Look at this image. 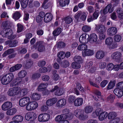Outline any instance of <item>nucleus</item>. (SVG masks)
<instances>
[{
    "label": "nucleus",
    "instance_id": "obj_1",
    "mask_svg": "<svg viewBox=\"0 0 123 123\" xmlns=\"http://www.w3.org/2000/svg\"><path fill=\"white\" fill-rule=\"evenodd\" d=\"M92 115V117L94 118L98 116L99 120L100 121H102L106 118L108 113L107 112L104 111L102 109L99 108L96 109Z\"/></svg>",
    "mask_w": 123,
    "mask_h": 123
},
{
    "label": "nucleus",
    "instance_id": "obj_2",
    "mask_svg": "<svg viewBox=\"0 0 123 123\" xmlns=\"http://www.w3.org/2000/svg\"><path fill=\"white\" fill-rule=\"evenodd\" d=\"M12 34V31L10 28H4L1 33V34L3 37H7L8 39H13L15 37V36L13 35Z\"/></svg>",
    "mask_w": 123,
    "mask_h": 123
},
{
    "label": "nucleus",
    "instance_id": "obj_3",
    "mask_svg": "<svg viewBox=\"0 0 123 123\" xmlns=\"http://www.w3.org/2000/svg\"><path fill=\"white\" fill-rule=\"evenodd\" d=\"M14 77L12 73L8 74L3 76L1 79L2 83L4 85H6L9 83L12 80Z\"/></svg>",
    "mask_w": 123,
    "mask_h": 123
},
{
    "label": "nucleus",
    "instance_id": "obj_4",
    "mask_svg": "<svg viewBox=\"0 0 123 123\" xmlns=\"http://www.w3.org/2000/svg\"><path fill=\"white\" fill-rule=\"evenodd\" d=\"M74 115L76 117L81 120H84L87 118V116L84 114V111L81 109H78L74 111Z\"/></svg>",
    "mask_w": 123,
    "mask_h": 123
},
{
    "label": "nucleus",
    "instance_id": "obj_5",
    "mask_svg": "<svg viewBox=\"0 0 123 123\" xmlns=\"http://www.w3.org/2000/svg\"><path fill=\"white\" fill-rule=\"evenodd\" d=\"M20 89V88L19 87L11 88L7 91V95L10 96H14L19 93Z\"/></svg>",
    "mask_w": 123,
    "mask_h": 123
},
{
    "label": "nucleus",
    "instance_id": "obj_6",
    "mask_svg": "<svg viewBox=\"0 0 123 123\" xmlns=\"http://www.w3.org/2000/svg\"><path fill=\"white\" fill-rule=\"evenodd\" d=\"M49 115L47 113H43L40 114L38 119L39 121L40 122H45L48 121L50 118Z\"/></svg>",
    "mask_w": 123,
    "mask_h": 123
},
{
    "label": "nucleus",
    "instance_id": "obj_7",
    "mask_svg": "<svg viewBox=\"0 0 123 123\" xmlns=\"http://www.w3.org/2000/svg\"><path fill=\"white\" fill-rule=\"evenodd\" d=\"M36 118V114L32 112H30L26 113L25 116L26 120L29 121H33Z\"/></svg>",
    "mask_w": 123,
    "mask_h": 123
},
{
    "label": "nucleus",
    "instance_id": "obj_8",
    "mask_svg": "<svg viewBox=\"0 0 123 123\" xmlns=\"http://www.w3.org/2000/svg\"><path fill=\"white\" fill-rule=\"evenodd\" d=\"M38 104L35 101L30 102L26 107V109L27 111H31L37 108Z\"/></svg>",
    "mask_w": 123,
    "mask_h": 123
},
{
    "label": "nucleus",
    "instance_id": "obj_9",
    "mask_svg": "<svg viewBox=\"0 0 123 123\" xmlns=\"http://www.w3.org/2000/svg\"><path fill=\"white\" fill-rule=\"evenodd\" d=\"M30 102V99L28 97H25L21 99L19 101V105L24 107L27 105Z\"/></svg>",
    "mask_w": 123,
    "mask_h": 123
},
{
    "label": "nucleus",
    "instance_id": "obj_10",
    "mask_svg": "<svg viewBox=\"0 0 123 123\" xmlns=\"http://www.w3.org/2000/svg\"><path fill=\"white\" fill-rule=\"evenodd\" d=\"M122 56V54L120 52L116 51L112 53L111 56V58L113 60L117 61L119 60Z\"/></svg>",
    "mask_w": 123,
    "mask_h": 123
},
{
    "label": "nucleus",
    "instance_id": "obj_11",
    "mask_svg": "<svg viewBox=\"0 0 123 123\" xmlns=\"http://www.w3.org/2000/svg\"><path fill=\"white\" fill-rule=\"evenodd\" d=\"M56 90L55 92V94L57 96H61L62 94L64 92V90L63 88H58L57 86H55L53 89L51 90L52 92Z\"/></svg>",
    "mask_w": 123,
    "mask_h": 123
},
{
    "label": "nucleus",
    "instance_id": "obj_12",
    "mask_svg": "<svg viewBox=\"0 0 123 123\" xmlns=\"http://www.w3.org/2000/svg\"><path fill=\"white\" fill-rule=\"evenodd\" d=\"M106 30L105 26L103 25H95V30L98 33L104 32Z\"/></svg>",
    "mask_w": 123,
    "mask_h": 123
},
{
    "label": "nucleus",
    "instance_id": "obj_13",
    "mask_svg": "<svg viewBox=\"0 0 123 123\" xmlns=\"http://www.w3.org/2000/svg\"><path fill=\"white\" fill-rule=\"evenodd\" d=\"M12 107V103L10 102L7 101L4 102L1 105L2 109L4 111H7Z\"/></svg>",
    "mask_w": 123,
    "mask_h": 123
},
{
    "label": "nucleus",
    "instance_id": "obj_14",
    "mask_svg": "<svg viewBox=\"0 0 123 123\" xmlns=\"http://www.w3.org/2000/svg\"><path fill=\"white\" fill-rule=\"evenodd\" d=\"M89 36L86 33H84L82 34L79 38V41L81 43H85L88 41Z\"/></svg>",
    "mask_w": 123,
    "mask_h": 123
},
{
    "label": "nucleus",
    "instance_id": "obj_15",
    "mask_svg": "<svg viewBox=\"0 0 123 123\" xmlns=\"http://www.w3.org/2000/svg\"><path fill=\"white\" fill-rule=\"evenodd\" d=\"M66 99L62 98L59 99L56 104V106L58 108H61L66 104Z\"/></svg>",
    "mask_w": 123,
    "mask_h": 123
},
{
    "label": "nucleus",
    "instance_id": "obj_16",
    "mask_svg": "<svg viewBox=\"0 0 123 123\" xmlns=\"http://www.w3.org/2000/svg\"><path fill=\"white\" fill-rule=\"evenodd\" d=\"M35 47L36 48V49H37L38 51L40 52H42L44 50L45 47L42 44V42H39L35 44Z\"/></svg>",
    "mask_w": 123,
    "mask_h": 123
},
{
    "label": "nucleus",
    "instance_id": "obj_17",
    "mask_svg": "<svg viewBox=\"0 0 123 123\" xmlns=\"http://www.w3.org/2000/svg\"><path fill=\"white\" fill-rule=\"evenodd\" d=\"M94 54L93 51L91 49H85L84 51L82 52V55L83 56L85 57L87 56H90Z\"/></svg>",
    "mask_w": 123,
    "mask_h": 123
},
{
    "label": "nucleus",
    "instance_id": "obj_18",
    "mask_svg": "<svg viewBox=\"0 0 123 123\" xmlns=\"http://www.w3.org/2000/svg\"><path fill=\"white\" fill-rule=\"evenodd\" d=\"M63 114H62L65 119L69 120L71 119V113L69 112V110L68 109H65L62 111Z\"/></svg>",
    "mask_w": 123,
    "mask_h": 123
},
{
    "label": "nucleus",
    "instance_id": "obj_19",
    "mask_svg": "<svg viewBox=\"0 0 123 123\" xmlns=\"http://www.w3.org/2000/svg\"><path fill=\"white\" fill-rule=\"evenodd\" d=\"M83 102V100L82 98H77L74 100V105L76 106H79L82 105Z\"/></svg>",
    "mask_w": 123,
    "mask_h": 123
},
{
    "label": "nucleus",
    "instance_id": "obj_20",
    "mask_svg": "<svg viewBox=\"0 0 123 123\" xmlns=\"http://www.w3.org/2000/svg\"><path fill=\"white\" fill-rule=\"evenodd\" d=\"M113 11V9L112 7L111 4L108 5L103 10V13L104 14H106L108 12L111 13Z\"/></svg>",
    "mask_w": 123,
    "mask_h": 123
},
{
    "label": "nucleus",
    "instance_id": "obj_21",
    "mask_svg": "<svg viewBox=\"0 0 123 123\" xmlns=\"http://www.w3.org/2000/svg\"><path fill=\"white\" fill-rule=\"evenodd\" d=\"M57 101V98H54L48 99L46 102V104L48 106H51L55 103Z\"/></svg>",
    "mask_w": 123,
    "mask_h": 123
},
{
    "label": "nucleus",
    "instance_id": "obj_22",
    "mask_svg": "<svg viewBox=\"0 0 123 123\" xmlns=\"http://www.w3.org/2000/svg\"><path fill=\"white\" fill-rule=\"evenodd\" d=\"M117 29L116 27H111L109 28L107 30L108 35L110 36L115 34L117 32Z\"/></svg>",
    "mask_w": 123,
    "mask_h": 123
},
{
    "label": "nucleus",
    "instance_id": "obj_23",
    "mask_svg": "<svg viewBox=\"0 0 123 123\" xmlns=\"http://www.w3.org/2000/svg\"><path fill=\"white\" fill-rule=\"evenodd\" d=\"M89 42L91 43H93L96 42L98 39V37L95 33L91 34L89 36Z\"/></svg>",
    "mask_w": 123,
    "mask_h": 123
},
{
    "label": "nucleus",
    "instance_id": "obj_24",
    "mask_svg": "<svg viewBox=\"0 0 123 123\" xmlns=\"http://www.w3.org/2000/svg\"><path fill=\"white\" fill-rule=\"evenodd\" d=\"M114 92L118 97L121 98L123 95V92L122 90L118 87L114 89Z\"/></svg>",
    "mask_w": 123,
    "mask_h": 123
},
{
    "label": "nucleus",
    "instance_id": "obj_25",
    "mask_svg": "<svg viewBox=\"0 0 123 123\" xmlns=\"http://www.w3.org/2000/svg\"><path fill=\"white\" fill-rule=\"evenodd\" d=\"M52 15L50 13H47L45 14L44 18V21L46 23L49 22L53 18Z\"/></svg>",
    "mask_w": 123,
    "mask_h": 123
},
{
    "label": "nucleus",
    "instance_id": "obj_26",
    "mask_svg": "<svg viewBox=\"0 0 123 123\" xmlns=\"http://www.w3.org/2000/svg\"><path fill=\"white\" fill-rule=\"evenodd\" d=\"M30 97L33 100H38L40 98L41 95L36 93H32L31 94Z\"/></svg>",
    "mask_w": 123,
    "mask_h": 123
},
{
    "label": "nucleus",
    "instance_id": "obj_27",
    "mask_svg": "<svg viewBox=\"0 0 123 123\" xmlns=\"http://www.w3.org/2000/svg\"><path fill=\"white\" fill-rule=\"evenodd\" d=\"M23 117L21 116L17 115L15 116L12 118L13 121L17 123L22 122L23 120Z\"/></svg>",
    "mask_w": 123,
    "mask_h": 123
},
{
    "label": "nucleus",
    "instance_id": "obj_28",
    "mask_svg": "<svg viewBox=\"0 0 123 123\" xmlns=\"http://www.w3.org/2000/svg\"><path fill=\"white\" fill-rule=\"evenodd\" d=\"M48 84L47 83H42L39 85L37 88V90L39 91L45 90L47 87Z\"/></svg>",
    "mask_w": 123,
    "mask_h": 123
},
{
    "label": "nucleus",
    "instance_id": "obj_29",
    "mask_svg": "<svg viewBox=\"0 0 123 123\" xmlns=\"http://www.w3.org/2000/svg\"><path fill=\"white\" fill-rule=\"evenodd\" d=\"M105 56V53L102 51H98L96 53L95 57L98 59H102Z\"/></svg>",
    "mask_w": 123,
    "mask_h": 123
},
{
    "label": "nucleus",
    "instance_id": "obj_30",
    "mask_svg": "<svg viewBox=\"0 0 123 123\" xmlns=\"http://www.w3.org/2000/svg\"><path fill=\"white\" fill-rule=\"evenodd\" d=\"M22 66V65L21 64H17L14 66L11 67L10 69V71L11 72H14L19 69Z\"/></svg>",
    "mask_w": 123,
    "mask_h": 123
},
{
    "label": "nucleus",
    "instance_id": "obj_31",
    "mask_svg": "<svg viewBox=\"0 0 123 123\" xmlns=\"http://www.w3.org/2000/svg\"><path fill=\"white\" fill-rule=\"evenodd\" d=\"M17 111L16 109L13 108L7 110L6 112V114L8 116H12Z\"/></svg>",
    "mask_w": 123,
    "mask_h": 123
},
{
    "label": "nucleus",
    "instance_id": "obj_32",
    "mask_svg": "<svg viewBox=\"0 0 123 123\" xmlns=\"http://www.w3.org/2000/svg\"><path fill=\"white\" fill-rule=\"evenodd\" d=\"M117 114L115 112H111L108 113V118L109 119H113L115 117Z\"/></svg>",
    "mask_w": 123,
    "mask_h": 123
},
{
    "label": "nucleus",
    "instance_id": "obj_33",
    "mask_svg": "<svg viewBox=\"0 0 123 123\" xmlns=\"http://www.w3.org/2000/svg\"><path fill=\"white\" fill-rule=\"evenodd\" d=\"M74 60L75 62L77 63H82L83 60L81 56L76 55L74 58Z\"/></svg>",
    "mask_w": 123,
    "mask_h": 123
},
{
    "label": "nucleus",
    "instance_id": "obj_34",
    "mask_svg": "<svg viewBox=\"0 0 123 123\" xmlns=\"http://www.w3.org/2000/svg\"><path fill=\"white\" fill-rule=\"evenodd\" d=\"M116 83V81L115 80H112L110 81L107 87V89H111L114 86Z\"/></svg>",
    "mask_w": 123,
    "mask_h": 123
},
{
    "label": "nucleus",
    "instance_id": "obj_35",
    "mask_svg": "<svg viewBox=\"0 0 123 123\" xmlns=\"http://www.w3.org/2000/svg\"><path fill=\"white\" fill-rule=\"evenodd\" d=\"M87 48V46L86 44H81L79 45L78 46L77 49L79 50L84 51Z\"/></svg>",
    "mask_w": 123,
    "mask_h": 123
},
{
    "label": "nucleus",
    "instance_id": "obj_36",
    "mask_svg": "<svg viewBox=\"0 0 123 123\" xmlns=\"http://www.w3.org/2000/svg\"><path fill=\"white\" fill-rule=\"evenodd\" d=\"M26 74L27 73L25 71L21 70L19 72L18 76L19 78H22L25 77Z\"/></svg>",
    "mask_w": 123,
    "mask_h": 123
},
{
    "label": "nucleus",
    "instance_id": "obj_37",
    "mask_svg": "<svg viewBox=\"0 0 123 123\" xmlns=\"http://www.w3.org/2000/svg\"><path fill=\"white\" fill-rule=\"evenodd\" d=\"M113 43V40L112 38L109 37L107 38L105 41V43L107 45L109 46Z\"/></svg>",
    "mask_w": 123,
    "mask_h": 123
},
{
    "label": "nucleus",
    "instance_id": "obj_38",
    "mask_svg": "<svg viewBox=\"0 0 123 123\" xmlns=\"http://www.w3.org/2000/svg\"><path fill=\"white\" fill-rule=\"evenodd\" d=\"M82 30L85 32H87L90 31L91 29L90 26L88 25H85L82 27Z\"/></svg>",
    "mask_w": 123,
    "mask_h": 123
},
{
    "label": "nucleus",
    "instance_id": "obj_39",
    "mask_svg": "<svg viewBox=\"0 0 123 123\" xmlns=\"http://www.w3.org/2000/svg\"><path fill=\"white\" fill-rule=\"evenodd\" d=\"M62 29L60 28H57L54 30L53 32V35L54 36H57L61 32Z\"/></svg>",
    "mask_w": 123,
    "mask_h": 123
},
{
    "label": "nucleus",
    "instance_id": "obj_40",
    "mask_svg": "<svg viewBox=\"0 0 123 123\" xmlns=\"http://www.w3.org/2000/svg\"><path fill=\"white\" fill-rule=\"evenodd\" d=\"M59 3L62 6H64L66 4H68L69 2V0H59Z\"/></svg>",
    "mask_w": 123,
    "mask_h": 123
},
{
    "label": "nucleus",
    "instance_id": "obj_41",
    "mask_svg": "<svg viewBox=\"0 0 123 123\" xmlns=\"http://www.w3.org/2000/svg\"><path fill=\"white\" fill-rule=\"evenodd\" d=\"M93 110V107L90 106H86L85 109V112L86 113H89L92 112Z\"/></svg>",
    "mask_w": 123,
    "mask_h": 123
},
{
    "label": "nucleus",
    "instance_id": "obj_42",
    "mask_svg": "<svg viewBox=\"0 0 123 123\" xmlns=\"http://www.w3.org/2000/svg\"><path fill=\"white\" fill-rule=\"evenodd\" d=\"M81 63H77L76 62H74L72 64V67L74 69H78L80 68Z\"/></svg>",
    "mask_w": 123,
    "mask_h": 123
},
{
    "label": "nucleus",
    "instance_id": "obj_43",
    "mask_svg": "<svg viewBox=\"0 0 123 123\" xmlns=\"http://www.w3.org/2000/svg\"><path fill=\"white\" fill-rule=\"evenodd\" d=\"M17 32H21L24 29V26L22 25L20 23H18L17 25Z\"/></svg>",
    "mask_w": 123,
    "mask_h": 123
},
{
    "label": "nucleus",
    "instance_id": "obj_44",
    "mask_svg": "<svg viewBox=\"0 0 123 123\" xmlns=\"http://www.w3.org/2000/svg\"><path fill=\"white\" fill-rule=\"evenodd\" d=\"M113 64L112 63H110L107 64L106 68L108 71H111L113 70Z\"/></svg>",
    "mask_w": 123,
    "mask_h": 123
},
{
    "label": "nucleus",
    "instance_id": "obj_45",
    "mask_svg": "<svg viewBox=\"0 0 123 123\" xmlns=\"http://www.w3.org/2000/svg\"><path fill=\"white\" fill-rule=\"evenodd\" d=\"M58 57L60 59H63L65 57V53L63 52H60L57 54Z\"/></svg>",
    "mask_w": 123,
    "mask_h": 123
},
{
    "label": "nucleus",
    "instance_id": "obj_46",
    "mask_svg": "<svg viewBox=\"0 0 123 123\" xmlns=\"http://www.w3.org/2000/svg\"><path fill=\"white\" fill-rule=\"evenodd\" d=\"M20 13L18 11L16 12L13 14V18L15 20L18 19L20 17Z\"/></svg>",
    "mask_w": 123,
    "mask_h": 123
},
{
    "label": "nucleus",
    "instance_id": "obj_47",
    "mask_svg": "<svg viewBox=\"0 0 123 123\" xmlns=\"http://www.w3.org/2000/svg\"><path fill=\"white\" fill-rule=\"evenodd\" d=\"M64 117V116L62 115L57 116L55 118V120L56 121H60L63 120Z\"/></svg>",
    "mask_w": 123,
    "mask_h": 123
},
{
    "label": "nucleus",
    "instance_id": "obj_48",
    "mask_svg": "<svg viewBox=\"0 0 123 123\" xmlns=\"http://www.w3.org/2000/svg\"><path fill=\"white\" fill-rule=\"evenodd\" d=\"M115 107L123 109V103L117 102L115 104Z\"/></svg>",
    "mask_w": 123,
    "mask_h": 123
},
{
    "label": "nucleus",
    "instance_id": "obj_49",
    "mask_svg": "<svg viewBox=\"0 0 123 123\" xmlns=\"http://www.w3.org/2000/svg\"><path fill=\"white\" fill-rule=\"evenodd\" d=\"M28 92V89L26 88H24L22 89L21 90L20 89L19 93L22 96L25 95Z\"/></svg>",
    "mask_w": 123,
    "mask_h": 123
},
{
    "label": "nucleus",
    "instance_id": "obj_50",
    "mask_svg": "<svg viewBox=\"0 0 123 123\" xmlns=\"http://www.w3.org/2000/svg\"><path fill=\"white\" fill-rule=\"evenodd\" d=\"M6 44H9V46L11 47H15L16 45L15 44L16 43V42H14L13 43L11 40H8L6 41Z\"/></svg>",
    "mask_w": 123,
    "mask_h": 123
},
{
    "label": "nucleus",
    "instance_id": "obj_51",
    "mask_svg": "<svg viewBox=\"0 0 123 123\" xmlns=\"http://www.w3.org/2000/svg\"><path fill=\"white\" fill-rule=\"evenodd\" d=\"M57 72L56 70H55L54 72L53 73V75L52 76L53 79L55 80H57L59 78V76L58 74L56 73Z\"/></svg>",
    "mask_w": 123,
    "mask_h": 123
},
{
    "label": "nucleus",
    "instance_id": "obj_52",
    "mask_svg": "<svg viewBox=\"0 0 123 123\" xmlns=\"http://www.w3.org/2000/svg\"><path fill=\"white\" fill-rule=\"evenodd\" d=\"M99 14V12L98 11H96L93 13L92 17L94 19H97Z\"/></svg>",
    "mask_w": 123,
    "mask_h": 123
},
{
    "label": "nucleus",
    "instance_id": "obj_53",
    "mask_svg": "<svg viewBox=\"0 0 123 123\" xmlns=\"http://www.w3.org/2000/svg\"><path fill=\"white\" fill-rule=\"evenodd\" d=\"M82 12L81 11H79L75 15L74 18L77 20H78L80 16L82 14Z\"/></svg>",
    "mask_w": 123,
    "mask_h": 123
},
{
    "label": "nucleus",
    "instance_id": "obj_54",
    "mask_svg": "<svg viewBox=\"0 0 123 123\" xmlns=\"http://www.w3.org/2000/svg\"><path fill=\"white\" fill-rule=\"evenodd\" d=\"M121 37L120 35H116L114 37V40L116 42H118L121 40Z\"/></svg>",
    "mask_w": 123,
    "mask_h": 123
},
{
    "label": "nucleus",
    "instance_id": "obj_55",
    "mask_svg": "<svg viewBox=\"0 0 123 123\" xmlns=\"http://www.w3.org/2000/svg\"><path fill=\"white\" fill-rule=\"evenodd\" d=\"M115 98V96L112 95H111L108 96L107 99V101H110L111 103H112L113 102Z\"/></svg>",
    "mask_w": 123,
    "mask_h": 123
},
{
    "label": "nucleus",
    "instance_id": "obj_56",
    "mask_svg": "<svg viewBox=\"0 0 123 123\" xmlns=\"http://www.w3.org/2000/svg\"><path fill=\"white\" fill-rule=\"evenodd\" d=\"M86 12H82L81 16L80 17V19L83 21H85L86 18L87 16V14H86ZM87 13H88L87 12Z\"/></svg>",
    "mask_w": 123,
    "mask_h": 123
},
{
    "label": "nucleus",
    "instance_id": "obj_57",
    "mask_svg": "<svg viewBox=\"0 0 123 123\" xmlns=\"http://www.w3.org/2000/svg\"><path fill=\"white\" fill-rule=\"evenodd\" d=\"M61 65L65 68H67L69 65V62L67 60H65L63 61L61 63Z\"/></svg>",
    "mask_w": 123,
    "mask_h": 123
},
{
    "label": "nucleus",
    "instance_id": "obj_58",
    "mask_svg": "<svg viewBox=\"0 0 123 123\" xmlns=\"http://www.w3.org/2000/svg\"><path fill=\"white\" fill-rule=\"evenodd\" d=\"M75 96H70L68 98V101L70 103H73L74 102L75 100Z\"/></svg>",
    "mask_w": 123,
    "mask_h": 123
},
{
    "label": "nucleus",
    "instance_id": "obj_59",
    "mask_svg": "<svg viewBox=\"0 0 123 123\" xmlns=\"http://www.w3.org/2000/svg\"><path fill=\"white\" fill-rule=\"evenodd\" d=\"M48 71V69L47 68L44 67L40 68L39 69V71L41 73H44Z\"/></svg>",
    "mask_w": 123,
    "mask_h": 123
},
{
    "label": "nucleus",
    "instance_id": "obj_60",
    "mask_svg": "<svg viewBox=\"0 0 123 123\" xmlns=\"http://www.w3.org/2000/svg\"><path fill=\"white\" fill-rule=\"evenodd\" d=\"M120 121V118L118 117H117L112 120L109 122V123H118Z\"/></svg>",
    "mask_w": 123,
    "mask_h": 123
},
{
    "label": "nucleus",
    "instance_id": "obj_61",
    "mask_svg": "<svg viewBox=\"0 0 123 123\" xmlns=\"http://www.w3.org/2000/svg\"><path fill=\"white\" fill-rule=\"evenodd\" d=\"M104 32H102L99 33V38L101 40H103L105 38V35Z\"/></svg>",
    "mask_w": 123,
    "mask_h": 123
},
{
    "label": "nucleus",
    "instance_id": "obj_62",
    "mask_svg": "<svg viewBox=\"0 0 123 123\" xmlns=\"http://www.w3.org/2000/svg\"><path fill=\"white\" fill-rule=\"evenodd\" d=\"M117 87L123 90V81L118 82L117 84Z\"/></svg>",
    "mask_w": 123,
    "mask_h": 123
},
{
    "label": "nucleus",
    "instance_id": "obj_63",
    "mask_svg": "<svg viewBox=\"0 0 123 123\" xmlns=\"http://www.w3.org/2000/svg\"><path fill=\"white\" fill-rule=\"evenodd\" d=\"M117 44L115 43H112V44L109 46V48L111 49H114L117 47Z\"/></svg>",
    "mask_w": 123,
    "mask_h": 123
},
{
    "label": "nucleus",
    "instance_id": "obj_64",
    "mask_svg": "<svg viewBox=\"0 0 123 123\" xmlns=\"http://www.w3.org/2000/svg\"><path fill=\"white\" fill-rule=\"evenodd\" d=\"M65 22L66 23L69 24L72 21V19L71 17H66L65 19Z\"/></svg>",
    "mask_w": 123,
    "mask_h": 123
}]
</instances>
